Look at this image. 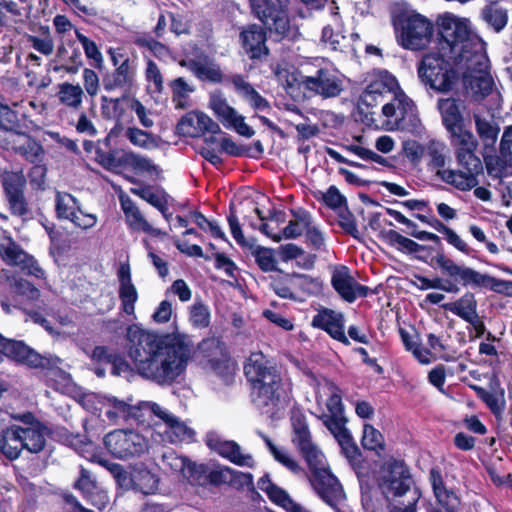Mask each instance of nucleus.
Instances as JSON below:
<instances>
[{
    "label": "nucleus",
    "instance_id": "1",
    "mask_svg": "<svg viewBox=\"0 0 512 512\" xmlns=\"http://www.w3.org/2000/svg\"><path fill=\"white\" fill-rule=\"evenodd\" d=\"M437 24V51L424 53L417 63V76L427 89L439 94L454 90L461 69H479L485 60V42L469 26L468 20L453 14L440 15Z\"/></svg>",
    "mask_w": 512,
    "mask_h": 512
},
{
    "label": "nucleus",
    "instance_id": "2",
    "mask_svg": "<svg viewBox=\"0 0 512 512\" xmlns=\"http://www.w3.org/2000/svg\"><path fill=\"white\" fill-rule=\"evenodd\" d=\"M128 355L143 378L171 385L185 371L188 354L180 343H166L156 334L131 324L126 332Z\"/></svg>",
    "mask_w": 512,
    "mask_h": 512
},
{
    "label": "nucleus",
    "instance_id": "3",
    "mask_svg": "<svg viewBox=\"0 0 512 512\" xmlns=\"http://www.w3.org/2000/svg\"><path fill=\"white\" fill-rule=\"evenodd\" d=\"M459 169H445L447 162V147L444 142L430 139L426 143L424 157H428L427 166L435 170V175L443 182L457 190L466 192L479 184L478 176L484 172L480 157L476 155L478 147L452 145Z\"/></svg>",
    "mask_w": 512,
    "mask_h": 512
},
{
    "label": "nucleus",
    "instance_id": "4",
    "mask_svg": "<svg viewBox=\"0 0 512 512\" xmlns=\"http://www.w3.org/2000/svg\"><path fill=\"white\" fill-rule=\"evenodd\" d=\"M243 371L253 406L262 414H276L283 391V379L277 366L263 352L256 351L244 362Z\"/></svg>",
    "mask_w": 512,
    "mask_h": 512
},
{
    "label": "nucleus",
    "instance_id": "5",
    "mask_svg": "<svg viewBox=\"0 0 512 512\" xmlns=\"http://www.w3.org/2000/svg\"><path fill=\"white\" fill-rule=\"evenodd\" d=\"M391 21L402 48L421 51L430 45L434 35V24L424 15L398 9L392 12Z\"/></svg>",
    "mask_w": 512,
    "mask_h": 512
},
{
    "label": "nucleus",
    "instance_id": "6",
    "mask_svg": "<svg viewBox=\"0 0 512 512\" xmlns=\"http://www.w3.org/2000/svg\"><path fill=\"white\" fill-rule=\"evenodd\" d=\"M182 67H187L199 80L208 81L214 84L230 83L235 92L247 101L254 110L263 111L270 108V104L253 85L246 80L242 74H231L225 76L218 65L206 66L197 60H185L179 63Z\"/></svg>",
    "mask_w": 512,
    "mask_h": 512
},
{
    "label": "nucleus",
    "instance_id": "7",
    "mask_svg": "<svg viewBox=\"0 0 512 512\" xmlns=\"http://www.w3.org/2000/svg\"><path fill=\"white\" fill-rule=\"evenodd\" d=\"M254 15L269 31L270 38L275 42L293 39L294 32L289 16V0H254Z\"/></svg>",
    "mask_w": 512,
    "mask_h": 512
},
{
    "label": "nucleus",
    "instance_id": "8",
    "mask_svg": "<svg viewBox=\"0 0 512 512\" xmlns=\"http://www.w3.org/2000/svg\"><path fill=\"white\" fill-rule=\"evenodd\" d=\"M436 106L451 145L478 147L477 139L465 125L463 111L466 106L464 100L454 96L441 97L438 98Z\"/></svg>",
    "mask_w": 512,
    "mask_h": 512
},
{
    "label": "nucleus",
    "instance_id": "9",
    "mask_svg": "<svg viewBox=\"0 0 512 512\" xmlns=\"http://www.w3.org/2000/svg\"><path fill=\"white\" fill-rule=\"evenodd\" d=\"M3 358L32 369L63 372L59 368L62 362L59 357L41 355L23 340L7 338L0 333V364Z\"/></svg>",
    "mask_w": 512,
    "mask_h": 512
},
{
    "label": "nucleus",
    "instance_id": "10",
    "mask_svg": "<svg viewBox=\"0 0 512 512\" xmlns=\"http://www.w3.org/2000/svg\"><path fill=\"white\" fill-rule=\"evenodd\" d=\"M376 484L385 498L402 497L414 484L409 465L404 459L389 456L379 466Z\"/></svg>",
    "mask_w": 512,
    "mask_h": 512
},
{
    "label": "nucleus",
    "instance_id": "11",
    "mask_svg": "<svg viewBox=\"0 0 512 512\" xmlns=\"http://www.w3.org/2000/svg\"><path fill=\"white\" fill-rule=\"evenodd\" d=\"M112 138L106 135L97 141L95 161L105 170L114 171L123 166H131L136 171L159 174L160 169L150 159L134 152H126L112 146Z\"/></svg>",
    "mask_w": 512,
    "mask_h": 512
},
{
    "label": "nucleus",
    "instance_id": "12",
    "mask_svg": "<svg viewBox=\"0 0 512 512\" xmlns=\"http://www.w3.org/2000/svg\"><path fill=\"white\" fill-rule=\"evenodd\" d=\"M445 264L446 270L451 276L457 277L458 282L464 288L486 289L497 294L512 297V280L500 279L488 273H482L472 267L461 265L455 261Z\"/></svg>",
    "mask_w": 512,
    "mask_h": 512
},
{
    "label": "nucleus",
    "instance_id": "13",
    "mask_svg": "<svg viewBox=\"0 0 512 512\" xmlns=\"http://www.w3.org/2000/svg\"><path fill=\"white\" fill-rule=\"evenodd\" d=\"M113 70L102 74V85L105 91L111 92L117 89L129 93L136 83L137 62L128 55L118 52L114 48L107 51Z\"/></svg>",
    "mask_w": 512,
    "mask_h": 512
},
{
    "label": "nucleus",
    "instance_id": "14",
    "mask_svg": "<svg viewBox=\"0 0 512 512\" xmlns=\"http://www.w3.org/2000/svg\"><path fill=\"white\" fill-rule=\"evenodd\" d=\"M8 211L23 222L33 219L32 208L26 198V179L15 172L6 173L1 180Z\"/></svg>",
    "mask_w": 512,
    "mask_h": 512
},
{
    "label": "nucleus",
    "instance_id": "15",
    "mask_svg": "<svg viewBox=\"0 0 512 512\" xmlns=\"http://www.w3.org/2000/svg\"><path fill=\"white\" fill-rule=\"evenodd\" d=\"M299 85L323 99L336 98L344 90V82L338 72L326 66L315 68L309 75L300 74Z\"/></svg>",
    "mask_w": 512,
    "mask_h": 512
},
{
    "label": "nucleus",
    "instance_id": "16",
    "mask_svg": "<svg viewBox=\"0 0 512 512\" xmlns=\"http://www.w3.org/2000/svg\"><path fill=\"white\" fill-rule=\"evenodd\" d=\"M13 418L21 422V447L23 448V451L25 450L31 454H39L43 452L47 446L50 427L30 411L15 415Z\"/></svg>",
    "mask_w": 512,
    "mask_h": 512
},
{
    "label": "nucleus",
    "instance_id": "17",
    "mask_svg": "<svg viewBox=\"0 0 512 512\" xmlns=\"http://www.w3.org/2000/svg\"><path fill=\"white\" fill-rule=\"evenodd\" d=\"M106 449L118 459H128L145 452L144 437L133 430H114L104 437Z\"/></svg>",
    "mask_w": 512,
    "mask_h": 512
},
{
    "label": "nucleus",
    "instance_id": "18",
    "mask_svg": "<svg viewBox=\"0 0 512 512\" xmlns=\"http://www.w3.org/2000/svg\"><path fill=\"white\" fill-rule=\"evenodd\" d=\"M418 260L429 264L434 267L435 265L440 268L443 275H446L447 279H442L440 277H435L433 279H429L420 274H414V278L419 282L416 283L412 281V284L416 286L419 290H428V289H439L446 293H458L460 290L461 283L458 282L457 277L451 276V274L446 270L445 264L450 261H454L453 259L446 256L444 249H438L437 255L428 261V256H415Z\"/></svg>",
    "mask_w": 512,
    "mask_h": 512
},
{
    "label": "nucleus",
    "instance_id": "19",
    "mask_svg": "<svg viewBox=\"0 0 512 512\" xmlns=\"http://www.w3.org/2000/svg\"><path fill=\"white\" fill-rule=\"evenodd\" d=\"M306 477L319 498L338 511V504L345 499L343 487L330 467L320 469Z\"/></svg>",
    "mask_w": 512,
    "mask_h": 512
},
{
    "label": "nucleus",
    "instance_id": "20",
    "mask_svg": "<svg viewBox=\"0 0 512 512\" xmlns=\"http://www.w3.org/2000/svg\"><path fill=\"white\" fill-rule=\"evenodd\" d=\"M269 31L257 23L243 26L239 33V41L245 54L254 64L267 61L270 48L267 45Z\"/></svg>",
    "mask_w": 512,
    "mask_h": 512
},
{
    "label": "nucleus",
    "instance_id": "21",
    "mask_svg": "<svg viewBox=\"0 0 512 512\" xmlns=\"http://www.w3.org/2000/svg\"><path fill=\"white\" fill-rule=\"evenodd\" d=\"M176 134L180 137L197 138L210 134H220L222 130L217 122L199 110H193L183 115L176 125Z\"/></svg>",
    "mask_w": 512,
    "mask_h": 512
},
{
    "label": "nucleus",
    "instance_id": "22",
    "mask_svg": "<svg viewBox=\"0 0 512 512\" xmlns=\"http://www.w3.org/2000/svg\"><path fill=\"white\" fill-rule=\"evenodd\" d=\"M209 105L224 127L234 129L246 138L254 135L255 131L245 122V117L239 115L221 94H212Z\"/></svg>",
    "mask_w": 512,
    "mask_h": 512
},
{
    "label": "nucleus",
    "instance_id": "23",
    "mask_svg": "<svg viewBox=\"0 0 512 512\" xmlns=\"http://www.w3.org/2000/svg\"><path fill=\"white\" fill-rule=\"evenodd\" d=\"M312 283V278L300 273H286L279 269L275 275L270 276V288L283 299L297 300L298 294Z\"/></svg>",
    "mask_w": 512,
    "mask_h": 512
},
{
    "label": "nucleus",
    "instance_id": "24",
    "mask_svg": "<svg viewBox=\"0 0 512 512\" xmlns=\"http://www.w3.org/2000/svg\"><path fill=\"white\" fill-rule=\"evenodd\" d=\"M228 466L219 464L211 468L207 463H197L189 461L186 465V477L192 486L206 487L208 485L220 487L226 483V474L229 472Z\"/></svg>",
    "mask_w": 512,
    "mask_h": 512
},
{
    "label": "nucleus",
    "instance_id": "25",
    "mask_svg": "<svg viewBox=\"0 0 512 512\" xmlns=\"http://www.w3.org/2000/svg\"><path fill=\"white\" fill-rule=\"evenodd\" d=\"M73 488L80 492L82 498L90 505L103 510L108 502L107 492L98 484L91 471L81 466L78 478L73 483Z\"/></svg>",
    "mask_w": 512,
    "mask_h": 512
},
{
    "label": "nucleus",
    "instance_id": "26",
    "mask_svg": "<svg viewBox=\"0 0 512 512\" xmlns=\"http://www.w3.org/2000/svg\"><path fill=\"white\" fill-rule=\"evenodd\" d=\"M312 327L325 331L332 339L345 346L350 345V340L345 334V317L342 312L329 308H322L314 315Z\"/></svg>",
    "mask_w": 512,
    "mask_h": 512
},
{
    "label": "nucleus",
    "instance_id": "27",
    "mask_svg": "<svg viewBox=\"0 0 512 512\" xmlns=\"http://www.w3.org/2000/svg\"><path fill=\"white\" fill-rule=\"evenodd\" d=\"M319 419L325 427L333 434L344 455L349 459H354L360 455V450L353 440L350 431L346 428L347 418L345 416H328L322 414Z\"/></svg>",
    "mask_w": 512,
    "mask_h": 512
},
{
    "label": "nucleus",
    "instance_id": "28",
    "mask_svg": "<svg viewBox=\"0 0 512 512\" xmlns=\"http://www.w3.org/2000/svg\"><path fill=\"white\" fill-rule=\"evenodd\" d=\"M54 63L53 71L56 73L64 72L74 75L80 71L84 64L82 52L74 40L58 45Z\"/></svg>",
    "mask_w": 512,
    "mask_h": 512
},
{
    "label": "nucleus",
    "instance_id": "29",
    "mask_svg": "<svg viewBox=\"0 0 512 512\" xmlns=\"http://www.w3.org/2000/svg\"><path fill=\"white\" fill-rule=\"evenodd\" d=\"M20 424L0 421V455L13 462L20 458L23 448Z\"/></svg>",
    "mask_w": 512,
    "mask_h": 512
},
{
    "label": "nucleus",
    "instance_id": "30",
    "mask_svg": "<svg viewBox=\"0 0 512 512\" xmlns=\"http://www.w3.org/2000/svg\"><path fill=\"white\" fill-rule=\"evenodd\" d=\"M378 237L388 244L391 247H396V249L402 253L412 254V253H421V256H428V261L434 257L432 253L434 251H438L439 247L436 245V248L428 245H421L416 241L407 238L401 235L396 230H380Z\"/></svg>",
    "mask_w": 512,
    "mask_h": 512
},
{
    "label": "nucleus",
    "instance_id": "31",
    "mask_svg": "<svg viewBox=\"0 0 512 512\" xmlns=\"http://www.w3.org/2000/svg\"><path fill=\"white\" fill-rule=\"evenodd\" d=\"M119 200L125 215L126 223L132 231H142L153 237L166 235V233L159 228H154L149 224V222L144 218L139 208L129 196L122 195L120 196Z\"/></svg>",
    "mask_w": 512,
    "mask_h": 512
},
{
    "label": "nucleus",
    "instance_id": "32",
    "mask_svg": "<svg viewBox=\"0 0 512 512\" xmlns=\"http://www.w3.org/2000/svg\"><path fill=\"white\" fill-rule=\"evenodd\" d=\"M10 149L31 164L42 162L45 156L43 146L25 132H15L13 134Z\"/></svg>",
    "mask_w": 512,
    "mask_h": 512
},
{
    "label": "nucleus",
    "instance_id": "33",
    "mask_svg": "<svg viewBox=\"0 0 512 512\" xmlns=\"http://www.w3.org/2000/svg\"><path fill=\"white\" fill-rule=\"evenodd\" d=\"M117 277L119 280V299L121 301V310L127 315H133L135 312V303L138 300V292L132 283L131 270L128 263H122L118 269Z\"/></svg>",
    "mask_w": 512,
    "mask_h": 512
},
{
    "label": "nucleus",
    "instance_id": "34",
    "mask_svg": "<svg viewBox=\"0 0 512 512\" xmlns=\"http://www.w3.org/2000/svg\"><path fill=\"white\" fill-rule=\"evenodd\" d=\"M429 480L437 502L442 506L445 512H458L460 498L454 491L446 488L442 473L438 468H432L430 470Z\"/></svg>",
    "mask_w": 512,
    "mask_h": 512
},
{
    "label": "nucleus",
    "instance_id": "35",
    "mask_svg": "<svg viewBox=\"0 0 512 512\" xmlns=\"http://www.w3.org/2000/svg\"><path fill=\"white\" fill-rule=\"evenodd\" d=\"M105 406L107 407L105 415L111 422L116 423L119 419L144 422L141 405H132L116 397H107Z\"/></svg>",
    "mask_w": 512,
    "mask_h": 512
},
{
    "label": "nucleus",
    "instance_id": "36",
    "mask_svg": "<svg viewBox=\"0 0 512 512\" xmlns=\"http://www.w3.org/2000/svg\"><path fill=\"white\" fill-rule=\"evenodd\" d=\"M488 57L485 52V60L479 69H462L465 78L469 79V86L474 95L480 98H485L491 94L494 86V81L487 69Z\"/></svg>",
    "mask_w": 512,
    "mask_h": 512
},
{
    "label": "nucleus",
    "instance_id": "37",
    "mask_svg": "<svg viewBox=\"0 0 512 512\" xmlns=\"http://www.w3.org/2000/svg\"><path fill=\"white\" fill-rule=\"evenodd\" d=\"M207 445L213 448L221 457L229 460L238 466L253 467L254 460L251 455H243L241 447L238 443L232 440H217L215 444L208 441Z\"/></svg>",
    "mask_w": 512,
    "mask_h": 512
},
{
    "label": "nucleus",
    "instance_id": "38",
    "mask_svg": "<svg viewBox=\"0 0 512 512\" xmlns=\"http://www.w3.org/2000/svg\"><path fill=\"white\" fill-rule=\"evenodd\" d=\"M331 285L339 296L348 303H353L357 299L354 293L356 279L350 274L347 266L342 265L335 269L331 277Z\"/></svg>",
    "mask_w": 512,
    "mask_h": 512
},
{
    "label": "nucleus",
    "instance_id": "39",
    "mask_svg": "<svg viewBox=\"0 0 512 512\" xmlns=\"http://www.w3.org/2000/svg\"><path fill=\"white\" fill-rule=\"evenodd\" d=\"M290 213L293 219L290 220L282 230V237L286 239H296L313 224L311 213L303 207L292 208Z\"/></svg>",
    "mask_w": 512,
    "mask_h": 512
},
{
    "label": "nucleus",
    "instance_id": "40",
    "mask_svg": "<svg viewBox=\"0 0 512 512\" xmlns=\"http://www.w3.org/2000/svg\"><path fill=\"white\" fill-rule=\"evenodd\" d=\"M442 307L465 322L478 315V302L475 294L471 291H466L459 299L446 303Z\"/></svg>",
    "mask_w": 512,
    "mask_h": 512
},
{
    "label": "nucleus",
    "instance_id": "41",
    "mask_svg": "<svg viewBox=\"0 0 512 512\" xmlns=\"http://www.w3.org/2000/svg\"><path fill=\"white\" fill-rule=\"evenodd\" d=\"M56 96L59 103L73 110H79L82 107L85 97L84 89L79 84L63 82L58 84Z\"/></svg>",
    "mask_w": 512,
    "mask_h": 512
},
{
    "label": "nucleus",
    "instance_id": "42",
    "mask_svg": "<svg viewBox=\"0 0 512 512\" xmlns=\"http://www.w3.org/2000/svg\"><path fill=\"white\" fill-rule=\"evenodd\" d=\"M171 99L176 110H185L191 106L190 94L195 87L187 83L183 77H177L168 83Z\"/></svg>",
    "mask_w": 512,
    "mask_h": 512
},
{
    "label": "nucleus",
    "instance_id": "43",
    "mask_svg": "<svg viewBox=\"0 0 512 512\" xmlns=\"http://www.w3.org/2000/svg\"><path fill=\"white\" fill-rule=\"evenodd\" d=\"M158 484L159 478L147 467L141 466L133 470L132 490L150 495L157 491Z\"/></svg>",
    "mask_w": 512,
    "mask_h": 512
},
{
    "label": "nucleus",
    "instance_id": "44",
    "mask_svg": "<svg viewBox=\"0 0 512 512\" xmlns=\"http://www.w3.org/2000/svg\"><path fill=\"white\" fill-rule=\"evenodd\" d=\"M129 101L130 98L127 94H123L121 97L110 98L107 96L101 97V115L105 120H114L115 122H122L123 117L126 113L125 102Z\"/></svg>",
    "mask_w": 512,
    "mask_h": 512
},
{
    "label": "nucleus",
    "instance_id": "45",
    "mask_svg": "<svg viewBox=\"0 0 512 512\" xmlns=\"http://www.w3.org/2000/svg\"><path fill=\"white\" fill-rule=\"evenodd\" d=\"M197 349L206 366L228 352L225 342L215 336L202 339Z\"/></svg>",
    "mask_w": 512,
    "mask_h": 512
},
{
    "label": "nucleus",
    "instance_id": "46",
    "mask_svg": "<svg viewBox=\"0 0 512 512\" xmlns=\"http://www.w3.org/2000/svg\"><path fill=\"white\" fill-rule=\"evenodd\" d=\"M391 90L392 87L382 79L373 80L360 95V102L367 107H374L382 102L385 94L390 93Z\"/></svg>",
    "mask_w": 512,
    "mask_h": 512
},
{
    "label": "nucleus",
    "instance_id": "47",
    "mask_svg": "<svg viewBox=\"0 0 512 512\" xmlns=\"http://www.w3.org/2000/svg\"><path fill=\"white\" fill-rule=\"evenodd\" d=\"M291 424L293 428L292 442L297 447V449L313 443L311 432L309 430L307 419L304 413H293L291 416Z\"/></svg>",
    "mask_w": 512,
    "mask_h": 512
},
{
    "label": "nucleus",
    "instance_id": "48",
    "mask_svg": "<svg viewBox=\"0 0 512 512\" xmlns=\"http://www.w3.org/2000/svg\"><path fill=\"white\" fill-rule=\"evenodd\" d=\"M80 207L77 199L69 193L57 192L55 196V212L60 220H72Z\"/></svg>",
    "mask_w": 512,
    "mask_h": 512
},
{
    "label": "nucleus",
    "instance_id": "49",
    "mask_svg": "<svg viewBox=\"0 0 512 512\" xmlns=\"http://www.w3.org/2000/svg\"><path fill=\"white\" fill-rule=\"evenodd\" d=\"M225 384L234 380L237 369L236 362L231 358L229 351L216 358L207 365Z\"/></svg>",
    "mask_w": 512,
    "mask_h": 512
},
{
    "label": "nucleus",
    "instance_id": "50",
    "mask_svg": "<svg viewBox=\"0 0 512 512\" xmlns=\"http://www.w3.org/2000/svg\"><path fill=\"white\" fill-rule=\"evenodd\" d=\"M298 451L300 452L308 467V472L304 470V472L301 474H311L320 469L329 467L325 455L314 443L305 447H301L298 449Z\"/></svg>",
    "mask_w": 512,
    "mask_h": 512
},
{
    "label": "nucleus",
    "instance_id": "51",
    "mask_svg": "<svg viewBox=\"0 0 512 512\" xmlns=\"http://www.w3.org/2000/svg\"><path fill=\"white\" fill-rule=\"evenodd\" d=\"M477 134L486 149H493L498 139L500 127L480 116H475Z\"/></svg>",
    "mask_w": 512,
    "mask_h": 512
},
{
    "label": "nucleus",
    "instance_id": "52",
    "mask_svg": "<svg viewBox=\"0 0 512 512\" xmlns=\"http://www.w3.org/2000/svg\"><path fill=\"white\" fill-rule=\"evenodd\" d=\"M483 19L495 30L502 31L508 23V12L498 7L495 2L486 5L482 10Z\"/></svg>",
    "mask_w": 512,
    "mask_h": 512
},
{
    "label": "nucleus",
    "instance_id": "53",
    "mask_svg": "<svg viewBox=\"0 0 512 512\" xmlns=\"http://www.w3.org/2000/svg\"><path fill=\"white\" fill-rule=\"evenodd\" d=\"M49 438L73 448H81L86 444L84 435L73 433L63 426L50 428Z\"/></svg>",
    "mask_w": 512,
    "mask_h": 512
},
{
    "label": "nucleus",
    "instance_id": "54",
    "mask_svg": "<svg viewBox=\"0 0 512 512\" xmlns=\"http://www.w3.org/2000/svg\"><path fill=\"white\" fill-rule=\"evenodd\" d=\"M266 495L272 503L288 512H303L302 506L294 502L288 492L277 484L271 487Z\"/></svg>",
    "mask_w": 512,
    "mask_h": 512
},
{
    "label": "nucleus",
    "instance_id": "55",
    "mask_svg": "<svg viewBox=\"0 0 512 512\" xmlns=\"http://www.w3.org/2000/svg\"><path fill=\"white\" fill-rule=\"evenodd\" d=\"M75 29V34L78 41L81 43L84 53L89 60H92V66L99 71L104 68V58L99 50L96 42L89 37L82 34L78 29Z\"/></svg>",
    "mask_w": 512,
    "mask_h": 512
},
{
    "label": "nucleus",
    "instance_id": "56",
    "mask_svg": "<svg viewBox=\"0 0 512 512\" xmlns=\"http://www.w3.org/2000/svg\"><path fill=\"white\" fill-rule=\"evenodd\" d=\"M145 80L148 82V91L151 94L160 95L164 91V77L160 68L152 59H147L144 71Z\"/></svg>",
    "mask_w": 512,
    "mask_h": 512
},
{
    "label": "nucleus",
    "instance_id": "57",
    "mask_svg": "<svg viewBox=\"0 0 512 512\" xmlns=\"http://www.w3.org/2000/svg\"><path fill=\"white\" fill-rule=\"evenodd\" d=\"M26 255L27 252L12 237H8L6 243L0 244V257L8 265H20Z\"/></svg>",
    "mask_w": 512,
    "mask_h": 512
},
{
    "label": "nucleus",
    "instance_id": "58",
    "mask_svg": "<svg viewBox=\"0 0 512 512\" xmlns=\"http://www.w3.org/2000/svg\"><path fill=\"white\" fill-rule=\"evenodd\" d=\"M252 249L255 262L262 272H277L279 270L273 249L263 246H253Z\"/></svg>",
    "mask_w": 512,
    "mask_h": 512
},
{
    "label": "nucleus",
    "instance_id": "59",
    "mask_svg": "<svg viewBox=\"0 0 512 512\" xmlns=\"http://www.w3.org/2000/svg\"><path fill=\"white\" fill-rule=\"evenodd\" d=\"M217 134H211L204 137V146L201 147L200 155L211 165L219 168L223 164V159L219 155L220 142L216 137Z\"/></svg>",
    "mask_w": 512,
    "mask_h": 512
},
{
    "label": "nucleus",
    "instance_id": "60",
    "mask_svg": "<svg viewBox=\"0 0 512 512\" xmlns=\"http://www.w3.org/2000/svg\"><path fill=\"white\" fill-rule=\"evenodd\" d=\"M265 443L273 455L274 459L282 464L285 468H287L290 472L295 475H300V473L304 472V468L296 461L294 458L290 457L287 453L280 450L270 438H264Z\"/></svg>",
    "mask_w": 512,
    "mask_h": 512
},
{
    "label": "nucleus",
    "instance_id": "61",
    "mask_svg": "<svg viewBox=\"0 0 512 512\" xmlns=\"http://www.w3.org/2000/svg\"><path fill=\"white\" fill-rule=\"evenodd\" d=\"M41 37L27 35V42L39 53L49 56L54 50V41L50 34L48 26H41Z\"/></svg>",
    "mask_w": 512,
    "mask_h": 512
},
{
    "label": "nucleus",
    "instance_id": "62",
    "mask_svg": "<svg viewBox=\"0 0 512 512\" xmlns=\"http://www.w3.org/2000/svg\"><path fill=\"white\" fill-rule=\"evenodd\" d=\"M362 446L366 450L378 451L385 449L384 437L380 431L370 424H365L363 429Z\"/></svg>",
    "mask_w": 512,
    "mask_h": 512
},
{
    "label": "nucleus",
    "instance_id": "63",
    "mask_svg": "<svg viewBox=\"0 0 512 512\" xmlns=\"http://www.w3.org/2000/svg\"><path fill=\"white\" fill-rule=\"evenodd\" d=\"M399 334H400L402 343L407 351L412 352L413 356L420 363H422V364L430 363V359L427 357V355L430 354V351L428 349L422 348L420 343L413 341L412 336L406 329L400 328Z\"/></svg>",
    "mask_w": 512,
    "mask_h": 512
},
{
    "label": "nucleus",
    "instance_id": "64",
    "mask_svg": "<svg viewBox=\"0 0 512 512\" xmlns=\"http://www.w3.org/2000/svg\"><path fill=\"white\" fill-rule=\"evenodd\" d=\"M107 470L114 478L117 486L125 491L133 487V471L129 472L123 465L118 463H106Z\"/></svg>",
    "mask_w": 512,
    "mask_h": 512
}]
</instances>
